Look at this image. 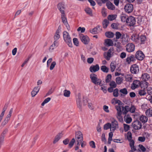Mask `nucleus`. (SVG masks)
I'll return each mask as SVG.
<instances>
[{"mask_svg":"<svg viewBox=\"0 0 152 152\" xmlns=\"http://www.w3.org/2000/svg\"><path fill=\"white\" fill-rule=\"evenodd\" d=\"M56 64V63L55 61L52 62L50 67V70H52L54 68Z\"/></svg>","mask_w":152,"mask_h":152,"instance_id":"obj_53","label":"nucleus"},{"mask_svg":"<svg viewBox=\"0 0 152 152\" xmlns=\"http://www.w3.org/2000/svg\"><path fill=\"white\" fill-rule=\"evenodd\" d=\"M106 6L107 8L111 10H113L115 9L114 5L110 1H108L106 3Z\"/></svg>","mask_w":152,"mask_h":152,"instance_id":"obj_21","label":"nucleus"},{"mask_svg":"<svg viewBox=\"0 0 152 152\" xmlns=\"http://www.w3.org/2000/svg\"><path fill=\"white\" fill-rule=\"evenodd\" d=\"M121 34L120 32L118 31H117L116 32L115 34V36L116 37V40H115V41H117V39H118L121 37Z\"/></svg>","mask_w":152,"mask_h":152,"instance_id":"obj_41","label":"nucleus"},{"mask_svg":"<svg viewBox=\"0 0 152 152\" xmlns=\"http://www.w3.org/2000/svg\"><path fill=\"white\" fill-rule=\"evenodd\" d=\"M106 36L109 38H112L114 36V34L111 31L107 32L105 33Z\"/></svg>","mask_w":152,"mask_h":152,"instance_id":"obj_30","label":"nucleus"},{"mask_svg":"<svg viewBox=\"0 0 152 152\" xmlns=\"http://www.w3.org/2000/svg\"><path fill=\"white\" fill-rule=\"evenodd\" d=\"M75 140L74 138H73L72 139L68 145L69 147V148H71L72 147L75 142Z\"/></svg>","mask_w":152,"mask_h":152,"instance_id":"obj_42","label":"nucleus"},{"mask_svg":"<svg viewBox=\"0 0 152 152\" xmlns=\"http://www.w3.org/2000/svg\"><path fill=\"white\" fill-rule=\"evenodd\" d=\"M145 113L146 115L148 117L152 116V109L149 108L145 112Z\"/></svg>","mask_w":152,"mask_h":152,"instance_id":"obj_36","label":"nucleus"},{"mask_svg":"<svg viewBox=\"0 0 152 152\" xmlns=\"http://www.w3.org/2000/svg\"><path fill=\"white\" fill-rule=\"evenodd\" d=\"M63 135L62 132L59 133L57 134L53 142V143L55 144L61 138Z\"/></svg>","mask_w":152,"mask_h":152,"instance_id":"obj_23","label":"nucleus"},{"mask_svg":"<svg viewBox=\"0 0 152 152\" xmlns=\"http://www.w3.org/2000/svg\"><path fill=\"white\" fill-rule=\"evenodd\" d=\"M146 90L147 91V93L149 95H151L152 94V88L150 87L148 88L147 89V88H145V92Z\"/></svg>","mask_w":152,"mask_h":152,"instance_id":"obj_46","label":"nucleus"},{"mask_svg":"<svg viewBox=\"0 0 152 152\" xmlns=\"http://www.w3.org/2000/svg\"><path fill=\"white\" fill-rule=\"evenodd\" d=\"M110 67L111 71L112 72H113L115 70L116 68V66L114 63L111 62L110 64Z\"/></svg>","mask_w":152,"mask_h":152,"instance_id":"obj_45","label":"nucleus"},{"mask_svg":"<svg viewBox=\"0 0 152 152\" xmlns=\"http://www.w3.org/2000/svg\"><path fill=\"white\" fill-rule=\"evenodd\" d=\"M118 91L119 90L117 88L115 89L113 91V95L115 97H117L118 96Z\"/></svg>","mask_w":152,"mask_h":152,"instance_id":"obj_38","label":"nucleus"},{"mask_svg":"<svg viewBox=\"0 0 152 152\" xmlns=\"http://www.w3.org/2000/svg\"><path fill=\"white\" fill-rule=\"evenodd\" d=\"M115 109L117 111V117L119 119H120L122 114L121 108V106L119 105H116L115 106Z\"/></svg>","mask_w":152,"mask_h":152,"instance_id":"obj_15","label":"nucleus"},{"mask_svg":"<svg viewBox=\"0 0 152 152\" xmlns=\"http://www.w3.org/2000/svg\"><path fill=\"white\" fill-rule=\"evenodd\" d=\"M126 50L129 52H131L134 51L135 49V46L132 43L128 44L126 46Z\"/></svg>","mask_w":152,"mask_h":152,"instance_id":"obj_11","label":"nucleus"},{"mask_svg":"<svg viewBox=\"0 0 152 152\" xmlns=\"http://www.w3.org/2000/svg\"><path fill=\"white\" fill-rule=\"evenodd\" d=\"M73 42L74 44L76 46H77L79 45V42L78 39L76 38H74L73 39Z\"/></svg>","mask_w":152,"mask_h":152,"instance_id":"obj_55","label":"nucleus"},{"mask_svg":"<svg viewBox=\"0 0 152 152\" xmlns=\"http://www.w3.org/2000/svg\"><path fill=\"white\" fill-rule=\"evenodd\" d=\"M107 87L106 86H102L101 87V89L103 91V92L104 93H106L107 92Z\"/></svg>","mask_w":152,"mask_h":152,"instance_id":"obj_60","label":"nucleus"},{"mask_svg":"<svg viewBox=\"0 0 152 152\" xmlns=\"http://www.w3.org/2000/svg\"><path fill=\"white\" fill-rule=\"evenodd\" d=\"M8 105L7 104H5V105H4V107L3 108L2 111V113H1L0 115V116H1L2 117H3L4 115V113H5V111L7 109V108L8 107Z\"/></svg>","mask_w":152,"mask_h":152,"instance_id":"obj_35","label":"nucleus"},{"mask_svg":"<svg viewBox=\"0 0 152 152\" xmlns=\"http://www.w3.org/2000/svg\"><path fill=\"white\" fill-rule=\"evenodd\" d=\"M97 28H94L91 30H90V32L93 34H96L97 33Z\"/></svg>","mask_w":152,"mask_h":152,"instance_id":"obj_56","label":"nucleus"},{"mask_svg":"<svg viewBox=\"0 0 152 152\" xmlns=\"http://www.w3.org/2000/svg\"><path fill=\"white\" fill-rule=\"evenodd\" d=\"M85 11L87 14L90 16H93L92 10L91 8L88 7L86 8L85 9Z\"/></svg>","mask_w":152,"mask_h":152,"instance_id":"obj_28","label":"nucleus"},{"mask_svg":"<svg viewBox=\"0 0 152 152\" xmlns=\"http://www.w3.org/2000/svg\"><path fill=\"white\" fill-rule=\"evenodd\" d=\"M10 118L6 117L4 121L2 122L1 125L3 126H4L8 123V121L10 120Z\"/></svg>","mask_w":152,"mask_h":152,"instance_id":"obj_43","label":"nucleus"},{"mask_svg":"<svg viewBox=\"0 0 152 152\" xmlns=\"http://www.w3.org/2000/svg\"><path fill=\"white\" fill-rule=\"evenodd\" d=\"M135 107L132 105L131 107H130V112L131 113H134L135 112Z\"/></svg>","mask_w":152,"mask_h":152,"instance_id":"obj_54","label":"nucleus"},{"mask_svg":"<svg viewBox=\"0 0 152 152\" xmlns=\"http://www.w3.org/2000/svg\"><path fill=\"white\" fill-rule=\"evenodd\" d=\"M75 139L77 142V145H80L83 141V135L80 131H77L75 132Z\"/></svg>","mask_w":152,"mask_h":152,"instance_id":"obj_3","label":"nucleus"},{"mask_svg":"<svg viewBox=\"0 0 152 152\" xmlns=\"http://www.w3.org/2000/svg\"><path fill=\"white\" fill-rule=\"evenodd\" d=\"M127 137L128 140L129 141L131 140L132 137L131 133L130 132H128L127 133Z\"/></svg>","mask_w":152,"mask_h":152,"instance_id":"obj_57","label":"nucleus"},{"mask_svg":"<svg viewBox=\"0 0 152 152\" xmlns=\"http://www.w3.org/2000/svg\"><path fill=\"white\" fill-rule=\"evenodd\" d=\"M109 85L110 87H112L114 88H116L117 86V85L115 82L113 80L110 82Z\"/></svg>","mask_w":152,"mask_h":152,"instance_id":"obj_48","label":"nucleus"},{"mask_svg":"<svg viewBox=\"0 0 152 152\" xmlns=\"http://www.w3.org/2000/svg\"><path fill=\"white\" fill-rule=\"evenodd\" d=\"M140 38L141 41V43H142V35H141L140 37L139 35H137L136 34H133L131 37V39L133 41L137 42H138Z\"/></svg>","mask_w":152,"mask_h":152,"instance_id":"obj_5","label":"nucleus"},{"mask_svg":"<svg viewBox=\"0 0 152 152\" xmlns=\"http://www.w3.org/2000/svg\"><path fill=\"white\" fill-rule=\"evenodd\" d=\"M109 21L106 19H104L102 25L103 28H107L109 23Z\"/></svg>","mask_w":152,"mask_h":152,"instance_id":"obj_33","label":"nucleus"},{"mask_svg":"<svg viewBox=\"0 0 152 152\" xmlns=\"http://www.w3.org/2000/svg\"><path fill=\"white\" fill-rule=\"evenodd\" d=\"M99 69V67L98 64H96L95 65L91 66L89 68L90 71L92 73L98 71Z\"/></svg>","mask_w":152,"mask_h":152,"instance_id":"obj_14","label":"nucleus"},{"mask_svg":"<svg viewBox=\"0 0 152 152\" xmlns=\"http://www.w3.org/2000/svg\"><path fill=\"white\" fill-rule=\"evenodd\" d=\"M135 19L133 17L131 16L128 18L126 20V22L129 26H133L135 23Z\"/></svg>","mask_w":152,"mask_h":152,"instance_id":"obj_7","label":"nucleus"},{"mask_svg":"<svg viewBox=\"0 0 152 152\" xmlns=\"http://www.w3.org/2000/svg\"><path fill=\"white\" fill-rule=\"evenodd\" d=\"M94 61V58H89L87 59V62L89 64H91Z\"/></svg>","mask_w":152,"mask_h":152,"instance_id":"obj_64","label":"nucleus"},{"mask_svg":"<svg viewBox=\"0 0 152 152\" xmlns=\"http://www.w3.org/2000/svg\"><path fill=\"white\" fill-rule=\"evenodd\" d=\"M150 147L146 146L145 147L143 146V152H149Z\"/></svg>","mask_w":152,"mask_h":152,"instance_id":"obj_51","label":"nucleus"},{"mask_svg":"<svg viewBox=\"0 0 152 152\" xmlns=\"http://www.w3.org/2000/svg\"><path fill=\"white\" fill-rule=\"evenodd\" d=\"M116 81L117 84L118 85L121 84L122 81V77H118L116 78Z\"/></svg>","mask_w":152,"mask_h":152,"instance_id":"obj_40","label":"nucleus"},{"mask_svg":"<svg viewBox=\"0 0 152 152\" xmlns=\"http://www.w3.org/2000/svg\"><path fill=\"white\" fill-rule=\"evenodd\" d=\"M50 99L51 98L50 97H48L46 99H45L43 101V102L41 104L42 106H44L45 104L48 102L50 100Z\"/></svg>","mask_w":152,"mask_h":152,"instance_id":"obj_49","label":"nucleus"},{"mask_svg":"<svg viewBox=\"0 0 152 152\" xmlns=\"http://www.w3.org/2000/svg\"><path fill=\"white\" fill-rule=\"evenodd\" d=\"M133 128L136 130H138L141 128L142 125L141 123L139 121H136L132 123Z\"/></svg>","mask_w":152,"mask_h":152,"instance_id":"obj_9","label":"nucleus"},{"mask_svg":"<svg viewBox=\"0 0 152 152\" xmlns=\"http://www.w3.org/2000/svg\"><path fill=\"white\" fill-rule=\"evenodd\" d=\"M89 145L92 148H95L96 147L95 143L93 141H90L89 142Z\"/></svg>","mask_w":152,"mask_h":152,"instance_id":"obj_59","label":"nucleus"},{"mask_svg":"<svg viewBox=\"0 0 152 152\" xmlns=\"http://www.w3.org/2000/svg\"><path fill=\"white\" fill-rule=\"evenodd\" d=\"M124 9L126 12L129 13L132 11L133 10V6L131 4H128L124 6Z\"/></svg>","mask_w":152,"mask_h":152,"instance_id":"obj_8","label":"nucleus"},{"mask_svg":"<svg viewBox=\"0 0 152 152\" xmlns=\"http://www.w3.org/2000/svg\"><path fill=\"white\" fill-rule=\"evenodd\" d=\"M111 128V124L109 123H107L105 124L104 126V130H107Z\"/></svg>","mask_w":152,"mask_h":152,"instance_id":"obj_44","label":"nucleus"},{"mask_svg":"<svg viewBox=\"0 0 152 152\" xmlns=\"http://www.w3.org/2000/svg\"><path fill=\"white\" fill-rule=\"evenodd\" d=\"M111 124V127L112 128L113 131L115 130L116 128L118 127V122L115 120L112 121Z\"/></svg>","mask_w":152,"mask_h":152,"instance_id":"obj_20","label":"nucleus"},{"mask_svg":"<svg viewBox=\"0 0 152 152\" xmlns=\"http://www.w3.org/2000/svg\"><path fill=\"white\" fill-rule=\"evenodd\" d=\"M116 16L115 15H109L108 16L107 18L109 20L112 21L115 19Z\"/></svg>","mask_w":152,"mask_h":152,"instance_id":"obj_37","label":"nucleus"},{"mask_svg":"<svg viewBox=\"0 0 152 152\" xmlns=\"http://www.w3.org/2000/svg\"><path fill=\"white\" fill-rule=\"evenodd\" d=\"M90 78L92 82L95 85H100L101 84V80L97 78V75L94 73H91L90 75Z\"/></svg>","mask_w":152,"mask_h":152,"instance_id":"obj_4","label":"nucleus"},{"mask_svg":"<svg viewBox=\"0 0 152 152\" xmlns=\"http://www.w3.org/2000/svg\"><path fill=\"white\" fill-rule=\"evenodd\" d=\"M126 35L122 33L121 34V36L120 38L121 39V41L122 43H124L126 42L127 41L126 39Z\"/></svg>","mask_w":152,"mask_h":152,"instance_id":"obj_32","label":"nucleus"},{"mask_svg":"<svg viewBox=\"0 0 152 152\" xmlns=\"http://www.w3.org/2000/svg\"><path fill=\"white\" fill-rule=\"evenodd\" d=\"M111 26L113 28L117 29L118 28V25L115 23H113L111 25Z\"/></svg>","mask_w":152,"mask_h":152,"instance_id":"obj_63","label":"nucleus"},{"mask_svg":"<svg viewBox=\"0 0 152 152\" xmlns=\"http://www.w3.org/2000/svg\"><path fill=\"white\" fill-rule=\"evenodd\" d=\"M112 76L111 74H108L106 77L105 81L106 83H108L110 81L111 79Z\"/></svg>","mask_w":152,"mask_h":152,"instance_id":"obj_47","label":"nucleus"},{"mask_svg":"<svg viewBox=\"0 0 152 152\" xmlns=\"http://www.w3.org/2000/svg\"><path fill=\"white\" fill-rule=\"evenodd\" d=\"M120 95L121 96H125L128 94V92L126 88H124L119 90Z\"/></svg>","mask_w":152,"mask_h":152,"instance_id":"obj_19","label":"nucleus"},{"mask_svg":"<svg viewBox=\"0 0 152 152\" xmlns=\"http://www.w3.org/2000/svg\"><path fill=\"white\" fill-rule=\"evenodd\" d=\"M80 38L82 42L85 45L88 44L90 41L89 37L86 35H84L83 34L80 35Z\"/></svg>","mask_w":152,"mask_h":152,"instance_id":"obj_6","label":"nucleus"},{"mask_svg":"<svg viewBox=\"0 0 152 152\" xmlns=\"http://www.w3.org/2000/svg\"><path fill=\"white\" fill-rule=\"evenodd\" d=\"M104 44L107 46H111L113 45V42L111 39H107L105 40Z\"/></svg>","mask_w":152,"mask_h":152,"instance_id":"obj_24","label":"nucleus"},{"mask_svg":"<svg viewBox=\"0 0 152 152\" xmlns=\"http://www.w3.org/2000/svg\"><path fill=\"white\" fill-rule=\"evenodd\" d=\"M136 59L135 56L134 55H132L127 58H126V61L128 64H129L131 61H135Z\"/></svg>","mask_w":152,"mask_h":152,"instance_id":"obj_18","label":"nucleus"},{"mask_svg":"<svg viewBox=\"0 0 152 152\" xmlns=\"http://www.w3.org/2000/svg\"><path fill=\"white\" fill-rule=\"evenodd\" d=\"M123 125L125 132H127L129 129V126L125 124H124Z\"/></svg>","mask_w":152,"mask_h":152,"instance_id":"obj_52","label":"nucleus"},{"mask_svg":"<svg viewBox=\"0 0 152 152\" xmlns=\"http://www.w3.org/2000/svg\"><path fill=\"white\" fill-rule=\"evenodd\" d=\"M120 18L122 22H125V21L126 22V20L127 18L126 16L124 15H122L120 17Z\"/></svg>","mask_w":152,"mask_h":152,"instance_id":"obj_50","label":"nucleus"},{"mask_svg":"<svg viewBox=\"0 0 152 152\" xmlns=\"http://www.w3.org/2000/svg\"><path fill=\"white\" fill-rule=\"evenodd\" d=\"M140 81L135 80L133 81V83L131 85V88L132 90H134L138 87L141 86V82Z\"/></svg>","mask_w":152,"mask_h":152,"instance_id":"obj_10","label":"nucleus"},{"mask_svg":"<svg viewBox=\"0 0 152 152\" xmlns=\"http://www.w3.org/2000/svg\"><path fill=\"white\" fill-rule=\"evenodd\" d=\"M139 70V67L136 64H133L130 67V71L132 73L136 74Z\"/></svg>","mask_w":152,"mask_h":152,"instance_id":"obj_12","label":"nucleus"},{"mask_svg":"<svg viewBox=\"0 0 152 152\" xmlns=\"http://www.w3.org/2000/svg\"><path fill=\"white\" fill-rule=\"evenodd\" d=\"M69 140L68 138H66L63 141V142L64 145H66L69 143Z\"/></svg>","mask_w":152,"mask_h":152,"instance_id":"obj_62","label":"nucleus"},{"mask_svg":"<svg viewBox=\"0 0 152 152\" xmlns=\"http://www.w3.org/2000/svg\"><path fill=\"white\" fill-rule=\"evenodd\" d=\"M104 57L107 60H109L110 58L112 57L111 54L107 53L106 52H104L103 54Z\"/></svg>","mask_w":152,"mask_h":152,"instance_id":"obj_29","label":"nucleus"},{"mask_svg":"<svg viewBox=\"0 0 152 152\" xmlns=\"http://www.w3.org/2000/svg\"><path fill=\"white\" fill-rule=\"evenodd\" d=\"M101 140L103 142H106V140L105 137V134L104 133L102 134V135Z\"/></svg>","mask_w":152,"mask_h":152,"instance_id":"obj_58","label":"nucleus"},{"mask_svg":"<svg viewBox=\"0 0 152 152\" xmlns=\"http://www.w3.org/2000/svg\"><path fill=\"white\" fill-rule=\"evenodd\" d=\"M63 37L64 41L69 46L72 47V39L69 33L66 31H64L63 32Z\"/></svg>","mask_w":152,"mask_h":152,"instance_id":"obj_1","label":"nucleus"},{"mask_svg":"<svg viewBox=\"0 0 152 152\" xmlns=\"http://www.w3.org/2000/svg\"><path fill=\"white\" fill-rule=\"evenodd\" d=\"M61 14V18L62 22L65 24L67 28L68 29V28H69V26L67 22L65 13H64Z\"/></svg>","mask_w":152,"mask_h":152,"instance_id":"obj_13","label":"nucleus"},{"mask_svg":"<svg viewBox=\"0 0 152 152\" xmlns=\"http://www.w3.org/2000/svg\"><path fill=\"white\" fill-rule=\"evenodd\" d=\"M134 142L133 140H130L129 145L131 147L132 149L134 151H136L137 150H136V148L134 145Z\"/></svg>","mask_w":152,"mask_h":152,"instance_id":"obj_31","label":"nucleus"},{"mask_svg":"<svg viewBox=\"0 0 152 152\" xmlns=\"http://www.w3.org/2000/svg\"><path fill=\"white\" fill-rule=\"evenodd\" d=\"M70 94V92L69 91L65 90L64 91V95L66 97H69Z\"/></svg>","mask_w":152,"mask_h":152,"instance_id":"obj_39","label":"nucleus"},{"mask_svg":"<svg viewBox=\"0 0 152 152\" xmlns=\"http://www.w3.org/2000/svg\"><path fill=\"white\" fill-rule=\"evenodd\" d=\"M57 7L61 13H65L64 5L62 3H59L57 5Z\"/></svg>","mask_w":152,"mask_h":152,"instance_id":"obj_16","label":"nucleus"},{"mask_svg":"<svg viewBox=\"0 0 152 152\" xmlns=\"http://www.w3.org/2000/svg\"><path fill=\"white\" fill-rule=\"evenodd\" d=\"M135 57L138 60H142V52L140 50L137 51L136 53Z\"/></svg>","mask_w":152,"mask_h":152,"instance_id":"obj_17","label":"nucleus"},{"mask_svg":"<svg viewBox=\"0 0 152 152\" xmlns=\"http://www.w3.org/2000/svg\"><path fill=\"white\" fill-rule=\"evenodd\" d=\"M101 69L104 72L107 73L109 70V69L105 66H102L101 67Z\"/></svg>","mask_w":152,"mask_h":152,"instance_id":"obj_34","label":"nucleus"},{"mask_svg":"<svg viewBox=\"0 0 152 152\" xmlns=\"http://www.w3.org/2000/svg\"><path fill=\"white\" fill-rule=\"evenodd\" d=\"M40 87L39 86L35 87L34 88L33 90H34L35 91V92H36V93H37V94L39 92V89H40Z\"/></svg>","mask_w":152,"mask_h":152,"instance_id":"obj_61","label":"nucleus"},{"mask_svg":"<svg viewBox=\"0 0 152 152\" xmlns=\"http://www.w3.org/2000/svg\"><path fill=\"white\" fill-rule=\"evenodd\" d=\"M150 78V75L146 73L143 74V96H144L146 93L145 92V88H147L148 87V83L146 82Z\"/></svg>","mask_w":152,"mask_h":152,"instance_id":"obj_2","label":"nucleus"},{"mask_svg":"<svg viewBox=\"0 0 152 152\" xmlns=\"http://www.w3.org/2000/svg\"><path fill=\"white\" fill-rule=\"evenodd\" d=\"M77 107L81 110L82 109V105L81 98L80 96H78L77 99Z\"/></svg>","mask_w":152,"mask_h":152,"instance_id":"obj_26","label":"nucleus"},{"mask_svg":"<svg viewBox=\"0 0 152 152\" xmlns=\"http://www.w3.org/2000/svg\"><path fill=\"white\" fill-rule=\"evenodd\" d=\"M61 31V29L59 28V26L58 27V29L56 31L54 37V40H57L60 37L59 33Z\"/></svg>","mask_w":152,"mask_h":152,"instance_id":"obj_22","label":"nucleus"},{"mask_svg":"<svg viewBox=\"0 0 152 152\" xmlns=\"http://www.w3.org/2000/svg\"><path fill=\"white\" fill-rule=\"evenodd\" d=\"M124 119L125 121L127 124H129L132 121V118L129 115H125Z\"/></svg>","mask_w":152,"mask_h":152,"instance_id":"obj_25","label":"nucleus"},{"mask_svg":"<svg viewBox=\"0 0 152 152\" xmlns=\"http://www.w3.org/2000/svg\"><path fill=\"white\" fill-rule=\"evenodd\" d=\"M129 111H130V107L129 106L126 105L122 108V112L124 114L127 113Z\"/></svg>","mask_w":152,"mask_h":152,"instance_id":"obj_27","label":"nucleus"}]
</instances>
